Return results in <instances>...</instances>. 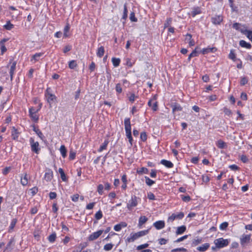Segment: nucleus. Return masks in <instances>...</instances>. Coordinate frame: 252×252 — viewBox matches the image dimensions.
I'll return each instance as SVG.
<instances>
[{
	"mask_svg": "<svg viewBox=\"0 0 252 252\" xmlns=\"http://www.w3.org/2000/svg\"><path fill=\"white\" fill-rule=\"evenodd\" d=\"M222 21V17L220 15H216L212 18V22L215 25H219Z\"/></svg>",
	"mask_w": 252,
	"mask_h": 252,
	"instance_id": "15",
	"label": "nucleus"
},
{
	"mask_svg": "<svg viewBox=\"0 0 252 252\" xmlns=\"http://www.w3.org/2000/svg\"><path fill=\"white\" fill-rule=\"evenodd\" d=\"M103 189H104V187H103V186L102 184H99L97 186V192H98V193L100 195H102V194Z\"/></svg>",
	"mask_w": 252,
	"mask_h": 252,
	"instance_id": "51",
	"label": "nucleus"
},
{
	"mask_svg": "<svg viewBox=\"0 0 252 252\" xmlns=\"http://www.w3.org/2000/svg\"><path fill=\"white\" fill-rule=\"evenodd\" d=\"M210 247V245L208 243H205L202 245L198 247L197 248V250L200 252H205Z\"/></svg>",
	"mask_w": 252,
	"mask_h": 252,
	"instance_id": "19",
	"label": "nucleus"
},
{
	"mask_svg": "<svg viewBox=\"0 0 252 252\" xmlns=\"http://www.w3.org/2000/svg\"><path fill=\"white\" fill-rule=\"evenodd\" d=\"M50 88H48L46 90L45 96L46 97L48 102L51 106L56 100V96L55 95L50 93Z\"/></svg>",
	"mask_w": 252,
	"mask_h": 252,
	"instance_id": "2",
	"label": "nucleus"
},
{
	"mask_svg": "<svg viewBox=\"0 0 252 252\" xmlns=\"http://www.w3.org/2000/svg\"><path fill=\"white\" fill-rule=\"evenodd\" d=\"M201 13V10L200 7H194L191 11V15L192 17H195L196 15L199 14Z\"/></svg>",
	"mask_w": 252,
	"mask_h": 252,
	"instance_id": "23",
	"label": "nucleus"
},
{
	"mask_svg": "<svg viewBox=\"0 0 252 252\" xmlns=\"http://www.w3.org/2000/svg\"><path fill=\"white\" fill-rule=\"evenodd\" d=\"M216 246L217 248H221L227 246L229 242L227 239H224L222 238L216 239L215 241Z\"/></svg>",
	"mask_w": 252,
	"mask_h": 252,
	"instance_id": "4",
	"label": "nucleus"
},
{
	"mask_svg": "<svg viewBox=\"0 0 252 252\" xmlns=\"http://www.w3.org/2000/svg\"><path fill=\"white\" fill-rule=\"evenodd\" d=\"M228 225V223L227 222H224L220 224V228L221 230H224L225 229Z\"/></svg>",
	"mask_w": 252,
	"mask_h": 252,
	"instance_id": "54",
	"label": "nucleus"
},
{
	"mask_svg": "<svg viewBox=\"0 0 252 252\" xmlns=\"http://www.w3.org/2000/svg\"><path fill=\"white\" fill-rule=\"evenodd\" d=\"M58 210V207H57V202H54L52 205V211L54 213H57Z\"/></svg>",
	"mask_w": 252,
	"mask_h": 252,
	"instance_id": "64",
	"label": "nucleus"
},
{
	"mask_svg": "<svg viewBox=\"0 0 252 252\" xmlns=\"http://www.w3.org/2000/svg\"><path fill=\"white\" fill-rule=\"evenodd\" d=\"M145 182L146 183V184L149 186H152L154 184H155V181L150 179L147 176H145Z\"/></svg>",
	"mask_w": 252,
	"mask_h": 252,
	"instance_id": "35",
	"label": "nucleus"
},
{
	"mask_svg": "<svg viewBox=\"0 0 252 252\" xmlns=\"http://www.w3.org/2000/svg\"><path fill=\"white\" fill-rule=\"evenodd\" d=\"M103 230H99L96 232H94L92 234H91L88 239L89 241H93L96 239H97L103 233Z\"/></svg>",
	"mask_w": 252,
	"mask_h": 252,
	"instance_id": "9",
	"label": "nucleus"
},
{
	"mask_svg": "<svg viewBox=\"0 0 252 252\" xmlns=\"http://www.w3.org/2000/svg\"><path fill=\"white\" fill-rule=\"evenodd\" d=\"M140 139L141 141L145 142L147 140V136L146 132H142L140 133Z\"/></svg>",
	"mask_w": 252,
	"mask_h": 252,
	"instance_id": "43",
	"label": "nucleus"
},
{
	"mask_svg": "<svg viewBox=\"0 0 252 252\" xmlns=\"http://www.w3.org/2000/svg\"><path fill=\"white\" fill-rule=\"evenodd\" d=\"M113 65L115 67H117L120 65L121 60L119 58H113L112 59Z\"/></svg>",
	"mask_w": 252,
	"mask_h": 252,
	"instance_id": "31",
	"label": "nucleus"
},
{
	"mask_svg": "<svg viewBox=\"0 0 252 252\" xmlns=\"http://www.w3.org/2000/svg\"><path fill=\"white\" fill-rule=\"evenodd\" d=\"M19 134L20 133L18 132V130L14 126H13L11 131L12 138L13 140H18Z\"/></svg>",
	"mask_w": 252,
	"mask_h": 252,
	"instance_id": "14",
	"label": "nucleus"
},
{
	"mask_svg": "<svg viewBox=\"0 0 252 252\" xmlns=\"http://www.w3.org/2000/svg\"><path fill=\"white\" fill-rule=\"evenodd\" d=\"M229 59H230L232 60H235L236 56H235V54L233 50L230 51V52L229 54Z\"/></svg>",
	"mask_w": 252,
	"mask_h": 252,
	"instance_id": "62",
	"label": "nucleus"
},
{
	"mask_svg": "<svg viewBox=\"0 0 252 252\" xmlns=\"http://www.w3.org/2000/svg\"><path fill=\"white\" fill-rule=\"evenodd\" d=\"M43 53H36L32 56V58L35 60V61H38L39 59V58L43 55Z\"/></svg>",
	"mask_w": 252,
	"mask_h": 252,
	"instance_id": "52",
	"label": "nucleus"
},
{
	"mask_svg": "<svg viewBox=\"0 0 252 252\" xmlns=\"http://www.w3.org/2000/svg\"><path fill=\"white\" fill-rule=\"evenodd\" d=\"M147 197L150 200H155V195L151 192H149L148 193Z\"/></svg>",
	"mask_w": 252,
	"mask_h": 252,
	"instance_id": "57",
	"label": "nucleus"
},
{
	"mask_svg": "<svg viewBox=\"0 0 252 252\" xmlns=\"http://www.w3.org/2000/svg\"><path fill=\"white\" fill-rule=\"evenodd\" d=\"M149 232V230H142V231H139L138 232H137V234L138 235V237L139 238L140 237H142V236H143L146 234H147Z\"/></svg>",
	"mask_w": 252,
	"mask_h": 252,
	"instance_id": "42",
	"label": "nucleus"
},
{
	"mask_svg": "<svg viewBox=\"0 0 252 252\" xmlns=\"http://www.w3.org/2000/svg\"><path fill=\"white\" fill-rule=\"evenodd\" d=\"M108 143L109 142L108 140H105L103 143L100 146L97 151L98 152H101L103 150L106 149L108 144Z\"/></svg>",
	"mask_w": 252,
	"mask_h": 252,
	"instance_id": "29",
	"label": "nucleus"
},
{
	"mask_svg": "<svg viewBox=\"0 0 252 252\" xmlns=\"http://www.w3.org/2000/svg\"><path fill=\"white\" fill-rule=\"evenodd\" d=\"M113 245L111 243H108L104 245V250L106 251H110L112 249Z\"/></svg>",
	"mask_w": 252,
	"mask_h": 252,
	"instance_id": "41",
	"label": "nucleus"
},
{
	"mask_svg": "<svg viewBox=\"0 0 252 252\" xmlns=\"http://www.w3.org/2000/svg\"><path fill=\"white\" fill-rule=\"evenodd\" d=\"M223 111L224 114L227 116H230V115H232V112L231 110H230L229 109L227 108L226 107L223 108Z\"/></svg>",
	"mask_w": 252,
	"mask_h": 252,
	"instance_id": "47",
	"label": "nucleus"
},
{
	"mask_svg": "<svg viewBox=\"0 0 252 252\" xmlns=\"http://www.w3.org/2000/svg\"><path fill=\"white\" fill-rule=\"evenodd\" d=\"M153 226L157 229L159 230L165 227V222L163 220H158L153 223Z\"/></svg>",
	"mask_w": 252,
	"mask_h": 252,
	"instance_id": "11",
	"label": "nucleus"
},
{
	"mask_svg": "<svg viewBox=\"0 0 252 252\" xmlns=\"http://www.w3.org/2000/svg\"><path fill=\"white\" fill-rule=\"evenodd\" d=\"M76 156V153L72 150H70L69 151V159L70 160H73L75 158Z\"/></svg>",
	"mask_w": 252,
	"mask_h": 252,
	"instance_id": "45",
	"label": "nucleus"
},
{
	"mask_svg": "<svg viewBox=\"0 0 252 252\" xmlns=\"http://www.w3.org/2000/svg\"><path fill=\"white\" fill-rule=\"evenodd\" d=\"M217 146L220 149H223L226 146V144L223 141L220 140L217 142Z\"/></svg>",
	"mask_w": 252,
	"mask_h": 252,
	"instance_id": "36",
	"label": "nucleus"
},
{
	"mask_svg": "<svg viewBox=\"0 0 252 252\" xmlns=\"http://www.w3.org/2000/svg\"><path fill=\"white\" fill-rule=\"evenodd\" d=\"M29 116L31 118L32 120L34 123H37L39 120V116L37 113H29Z\"/></svg>",
	"mask_w": 252,
	"mask_h": 252,
	"instance_id": "24",
	"label": "nucleus"
},
{
	"mask_svg": "<svg viewBox=\"0 0 252 252\" xmlns=\"http://www.w3.org/2000/svg\"><path fill=\"white\" fill-rule=\"evenodd\" d=\"M172 108V113L175 114L177 112L182 111L183 108L181 106L177 103H172L171 105Z\"/></svg>",
	"mask_w": 252,
	"mask_h": 252,
	"instance_id": "10",
	"label": "nucleus"
},
{
	"mask_svg": "<svg viewBox=\"0 0 252 252\" xmlns=\"http://www.w3.org/2000/svg\"><path fill=\"white\" fill-rule=\"evenodd\" d=\"M148 246H149V244L147 243H145V244H142V245L137 246V250H143L144 249H145V248L148 247Z\"/></svg>",
	"mask_w": 252,
	"mask_h": 252,
	"instance_id": "53",
	"label": "nucleus"
},
{
	"mask_svg": "<svg viewBox=\"0 0 252 252\" xmlns=\"http://www.w3.org/2000/svg\"><path fill=\"white\" fill-rule=\"evenodd\" d=\"M160 163L169 168H172L174 166L173 163L171 161L166 159H162L160 161Z\"/></svg>",
	"mask_w": 252,
	"mask_h": 252,
	"instance_id": "16",
	"label": "nucleus"
},
{
	"mask_svg": "<svg viewBox=\"0 0 252 252\" xmlns=\"http://www.w3.org/2000/svg\"><path fill=\"white\" fill-rule=\"evenodd\" d=\"M216 51H217V49L215 47H212V48L208 47V48L203 49L200 51V52H201L203 54L205 55V54H207L210 52H212V53L215 52Z\"/></svg>",
	"mask_w": 252,
	"mask_h": 252,
	"instance_id": "18",
	"label": "nucleus"
},
{
	"mask_svg": "<svg viewBox=\"0 0 252 252\" xmlns=\"http://www.w3.org/2000/svg\"><path fill=\"white\" fill-rule=\"evenodd\" d=\"M102 218V213L101 210H99L95 214V218L97 220H99Z\"/></svg>",
	"mask_w": 252,
	"mask_h": 252,
	"instance_id": "44",
	"label": "nucleus"
},
{
	"mask_svg": "<svg viewBox=\"0 0 252 252\" xmlns=\"http://www.w3.org/2000/svg\"><path fill=\"white\" fill-rule=\"evenodd\" d=\"M11 169L10 167H6L4 168L2 170V174L4 175L7 174Z\"/></svg>",
	"mask_w": 252,
	"mask_h": 252,
	"instance_id": "61",
	"label": "nucleus"
},
{
	"mask_svg": "<svg viewBox=\"0 0 252 252\" xmlns=\"http://www.w3.org/2000/svg\"><path fill=\"white\" fill-rule=\"evenodd\" d=\"M17 219H13L12 220H11V222L10 223V225L9 226V230L8 231L9 232H11V231L13 230V229L14 228L15 225H16V223L17 222Z\"/></svg>",
	"mask_w": 252,
	"mask_h": 252,
	"instance_id": "34",
	"label": "nucleus"
},
{
	"mask_svg": "<svg viewBox=\"0 0 252 252\" xmlns=\"http://www.w3.org/2000/svg\"><path fill=\"white\" fill-rule=\"evenodd\" d=\"M239 44L241 47L246 48L247 49H251L252 47V45L250 43H248L243 40L240 41Z\"/></svg>",
	"mask_w": 252,
	"mask_h": 252,
	"instance_id": "20",
	"label": "nucleus"
},
{
	"mask_svg": "<svg viewBox=\"0 0 252 252\" xmlns=\"http://www.w3.org/2000/svg\"><path fill=\"white\" fill-rule=\"evenodd\" d=\"M137 204V197L135 195H132L127 204V208L128 210H131L132 208L136 207Z\"/></svg>",
	"mask_w": 252,
	"mask_h": 252,
	"instance_id": "5",
	"label": "nucleus"
},
{
	"mask_svg": "<svg viewBox=\"0 0 252 252\" xmlns=\"http://www.w3.org/2000/svg\"><path fill=\"white\" fill-rule=\"evenodd\" d=\"M186 230V226L185 225H182L178 227L176 231L177 235H180L183 234Z\"/></svg>",
	"mask_w": 252,
	"mask_h": 252,
	"instance_id": "22",
	"label": "nucleus"
},
{
	"mask_svg": "<svg viewBox=\"0 0 252 252\" xmlns=\"http://www.w3.org/2000/svg\"><path fill=\"white\" fill-rule=\"evenodd\" d=\"M72 46L71 45H66L63 49V52L64 53H66L67 52L70 51L71 50Z\"/></svg>",
	"mask_w": 252,
	"mask_h": 252,
	"instance_id": "60",
	"label": "nucleus"
},
{
	"mask_svg": "<svg viewBox=\"0 0 252 252\" xmlns=\"http://www.w3.org/2000/svg\"><path fill=\"white\" fill-rule=\"evenodd\" d=\"M53 171L49 169L48 170L44 175V179L47 182H50L53 179Z\"/></svg>",
	"mask_w": 252,
	"mask_h": 252,
	"instance_id": "13",
	"label": "nucleus"
},
{
	"mask_svg": "<svg viewBox=\"0 0 252 252\" xmlns=\"http://www.w3.org/2000/svg\"><path fill=\"white\" fill-rule=\"evenodd\" d=\"M139 237L136 233L134 234H131L130 236L126 239V241L130 243L134 242L135 240L138 239Z\"/></svg>",
	"mask_w": 252,
	"mask_h": 252,
	"instance_id": "21",
	"label": "nucleus"
},
{
	"mask_svg": "<svg viewBox=\"0 0 252 252\" xmlns=\"http://www.w3.org/2000/svg\"><path fill=\"white\" fill-rule=\"evenodd\" d=\"M181 197L183 201L186 202H188L191 200V198L189 195L185 196L184 195H181Z\"/></svg>",
	"mask_w": 252,
	"mask_h": 252,
	"instance_id": "46",
	"label": "nucleus"
},
{
	"mask_svg": "<svg viewBox=\"0 0 252 252\" xmlns=\"http://www.w3.org/2000/svg\"><path fill=\"white\" fill-rule=\"evenodd\" d=\"M77 66V63L75 61L72 60L69 63V67L71 69H74Z\"/></svg>",
	"mask_w": 252,
	"mask_h": 252,
	"instance_id": "50",
	"label": "nucleus"
},
{
	"mask_svg": "<svg viewBox=\"0 0 252 252\" xmlns=\"http://www.w3.org/2000/svg\"><path fill=\"white\" fill-rule=\"evenodd\" d=\"M60 151L62 157L64 158L66 157L67 150L64 145H61Z\"/></svg>",
	"mask_w": 252,
	"mask_h": 252,
	"instance_id": "26",
	"label": "nucleus"
},
{
	"mask_svg": "<svg viewBox=\"0 0 252 252\" xmlns=\"http://www.w3.org/2000/svg\"><path fill=\"white\" fill-rule=\"evenodd\" d=\"M251 235L243 234L240 238V244L243 246H245L250 242Z\"/></svg>",
	"mask_w": 252,
	"mask_h": 252,
	"instance_id": "8",
	"label": "nucleus"
},
{
	"mask_svg": "<svg viewBox=\"0 0 252 252\" xmlns=\"http://www.w3.org/2000/svg\"><path fill=\"white\" fill-rule=\"evenodd\" d=\"M56 237V234L54 232L48 236V240L50 243H53L55 241Z\"/></svg>",
	"mask_w": 252,
	"mask_h": 252,
	"instance_id": "33",
	"label": "nucleus"
},
{
	"mask_svg": "<svg viewBox=\"0 0 252 252\" xmlns=\"http://www.w3.org/2000/svg\"><path fill=\"white\" fill-rule=\"evenodd\" d=\"M184 217V214L183 212H180L178 214H172L168 218V222H173L175 219L181 220Z\"/></svg>",
	"mask_w": 252,
	"mask_h": 252,
	"instance_id": "7",
	"label": "nucleus"
},
{
	"mask_svg": "<svg viewBox=\"0 0 252 252\" xmlns=\"http://www.w3.org/2000/svg\"><path fill=\"white\" fill-rule=\"evenodd\" d=\"M79 195L78 194H75L71 196V199L73 202H77L78 200Z\"/></svg>",
	"mask_w": 252,
	"mask_h": 252,
	"instance_id": "58",
	"label": "nucleus"
},
{
	"mask_svg": "<svg viewBox=\"0 0 252 252\" xmlns=\"http://www.w3.org/2000/svg\"><path fill=\"white\" fill-rule=\"evenodd\" d=\"M31 126L32 127L33 130L37 134L40 138L43 139L44 138L42 132L38 128H37L34 125H32Z\"/></svg>",
	"mask_w": 252,
	"mask_h": 252,
	"instance_id": "17",
	"label": "nucleus"
},
{
	"mask_svg": "<svg viewBox=\"0 0 252 252\" xmlns=\"http://www.w3.org/2000/svg\"><path fill=\"white\" fill-rule=\"evenodd\" d=\"M69 29H70V27H69V24H67L65 27L64 28V29H63V36L65 37H67L68 36V35L67 34V32H69Z\"/></svg>",
	"mask_w": 252,
	"mask_h": 252,
	"instance_id": "38",
	"label": "nucleus"
},
{
	"mask_svg": "<svg viewBox=\"0 0 252 252\" xmlns=\"http://www.w3.org/2000/svg\"><path fill=\"white\" fill-rule=\"evenodd\" d=\"M30 143L32 151L38 154L39 152V151L40 150L39 143L38 142H35L34 139L32 137L30 138Z\"/></svg>",
	"mask_w": 252,
	"mask_h": 252,
	"instance_id": "3",
	"label": "nucleus"
},
{
	"mask_svg": "<svg viewBox=\"0 0 252 252\" xmlns=\"http://www.w3.org/2000/svg\"><path fill=\"white\" fill-rule=\"evenodd\" d=\"M171 22H172V19L171 18L167 19L166 23H165L164 24V28L168 27L170 25Z\"/></svg>",
	"mask_w": 252,
	"mask_h": 252,
	"instance_id": "63",
	"label": "nucleus"
},
{
	"mask_svg": "<svg viewBox=\"0 0 252 252\" xmlns=\"http://www.w3.org/2000/svg\"><path fill=\"white\" fill-rule=\"evenodd\" d=\"M148 220V218L146 216H141L139 219L138 225L142 226L143 224L146 222Z\"/></svg>",
	"mask_w": 252,
	"mask_h": 252,
	"instance_id": "28",
	"label": "nucleus"
},
{
	"mask_svg": "<svg viewBox=\"0 0 252 252\" xmlns=\"http://www.w3.org/2000/svg\"><path fill=\"white\" fill-rule=\"evenodd\" d=\"M104 54V48L103 46H100L97 49L96 55L97 57L101 58Z\"/></svg>",
	"mask_w": 252,
	"mask_h": 252,
	"instance_id": "27",
	"label": "nucleus"
},
{
	"mask_svg": "<svg viewBox=\"0 0 252 252\" xmlns=\"http://www.w3.org/2000/svg\"><path fill=\"white\" fill-rule=\"evenodd\" d=\"M129 19L131 22H137V19L135 16V13L131 12L130 14Z\"/></svg>",
	"mask_w": 252,
	"mask_h": 252,
	"instance_id": "48",
	"label": "nucleus"
},
{
	"mask_svg": "<svg viewBox=\"0 0 252 252\" xmlns=\"http://www.w3.org/2000/svg\"><path fill=\"white\" fill-rule=\"evenodd\" d=\"M189 37V44L190 46H193L194 44V41L191 39L192 36L190 34H187V37Z\"/></svg>",
	"mask_w": 252,
	"mask_h": 252,
	"instance_id": "56",
	"label": "nucleus"
},
{
	"mask_svg": "<svg viewBox=\"0 0 252 252\" xmlns=\"http://www.w3.org/2000/svg\"><path fill=\"white\" fill-rule=\"evenodd\" d=\"M59 172L61 175V178L62 180L63 181H66L67 179L66 175L63 171V170L62 168H60L59 169Z\"/></svg>",
	"mask_w": 252,
	"mask_h": 252,
	"instance_id": "30",
	"label": "nucleus"
},
{
	"mask_svg": "<svg viewBox=\"0 0 252 252\" xmlns=\"http://www.w3.org/2000/svg\"><path fill=\"white\" fill-rule=\"evenodd\" d=\"M21 183L24 186H25L28 184V175L27 173L25 174L24 177L21 176Z\"/></svg>",
	"mask_w": 252,
	"mask_h": 252,
	"instance_id": "25",
	"label": "nucleus"
},
{
	"mask_svg": "<svg viewBox=\"0 0 252 252\" xmlns=\"http://www.w3.org/2000/svg\"><path fill=\"white\" fill-rule=\"evenodd\" d=\"M197 48H195L194 50H193L189 56L188 60H190L191 58L194 57H197L198 56L199 52L197 51Z\"/></svg>",
	"mask_w": 252,
	"mask_h": 252,
	"instance_id": "32",
	"label": "nucleus"
},
{
	"mask_svg": "<svg viewBox=\"0 0 252 252\" xmlns=\"http://www.w3.org/2000/svg\"><path fill=\"white\" fill-rule=\"evenodd\" d=\"M116 91L119 94H120L122 93V89L121 85L120 84L118 83L116 85Z\"/></svg>",
	"mask_w": 252,
	"mask_h": 252,
	"instance_id": "55",
	"label": "nucleus"
},
{
	"mask_svg": "<svg viewBox=\"0 0 252 252\" xmlns=\"http://www.w3.org/2000/svg\"><path fill=\"white\" fill-rule=\"evenodd\" d=\"M137 173L138 174H147L148 173L149 170L146 167H142L139 170H137Z\"/></svg>",
	"mask_w": 252,
	"mask_h": 252,
	"instance_id": "40",
	"label": "nucleus"
},
{
	"mask_svg": "<svg viewBox=\"0 0 252 252\" xmlns=\"http://www.w3.org/2000/svg\"><path fill=\"white\" fill-rule=\"evenodd\" d=\"M241 160L244 163H247L248 162L249 159L246 155H242L241 157Z\"/></svg>",
	"mask_w": 252,
	"mask_h": 252,
	"instance_id": "59",
	"label": "nucleus"
},
{
	"mask_svg": "<svg viewBox=\"0 0 252 252\" xmlns=\"http://www.w3.org/2000/svg\"><path fill=\"white\" fill-rule=\"evenodd\" d=\"M42 104H40L39 105V108L37 109H35L34 107H32L29 109V113H37L38 111L40 109Z\"/></svg>",
	"mask_w": 252,
	"mask_h": 252,
	"instance_id": "39",
	"label": "nucleus"
},
{
	"mask_svg": "<svg viewBox=\"0 0 252 252\" xmlns=\"http://www.w3.org/2000/svg\"><path fill=\"white\" fill-rule=\"evenodd\" d=\"M124 124L126 136L127 138L128 139V141L130 144V145L132 146L133 139L131 135L130 119L129 118H126L125 119Z\"/></svg>",
	"mask_w": 252,
	"mask_h": 252,
	"instance_id": "1",
	"label": "nucleus"
},
{
	"mask_svg": "<svg viewBox=\"0 0 252 252\" xmlns=\"http://www.w3.org/2000/svg\"><path fill=\"white\" fill-rule=\"evenodd\" d=\"M127 12H128V11L127 9L126 4H125L124 8L123 15L122 17L123 19L126 20L127 18Z\"/></svg>",
	"mask_w": 252,
	"mask_h": 252,
	"instance_id": "37",
	"label": "nucleus"
},
{
	"mask_svg": "<svg viewBox=\"0 0 252 252\" xmlns=\"http://www.w3.org/2000/svg\"><path fill=\"white\" fill-rule=\"evenodd\" d=\"M233 28L235 29L236 30L239 31L241 32L242 33V31H247V29L244 26H242L241 24L238 23H235L232 25Z\"/></svg>",
	"mask_w": 252,
	"mask_h": 252,
	"instance_id": "12",
	"label": "nucleus"
},
{
	"mask_svg": "<svg viewBox=\"0 0 252 252\" xmlns=\"http://www.w3.org/2000/svg\"><path fill=\"white\" fill-rule=\"evenodd\" d=\"M156 99L157 96L154 95L153 98L150 99L148 102V105L151 107L154 111H156L158 109V102L156 101Z\"/></svg>",
	"mask_w": 252,
	"mask_h": 252,
	"instance_id": "6",
	"label": "nucleus"
},
{
	"mask_svg": "<svg viewBox=\"0 0 252 252\" xmlns=\"http://www.w3.org/2000/svg\"><path fill=\"white\" fill-rule=\"evenodd\" d=\"M4 27L6 30H10L13 28L14 26L13 24H11L10 21H8Z\"/></svg>",
	"mask_w": 252,
	"mask_h": 252,
	"instance_id": "49",
	"label": "nucleus"
}]
</instances>
